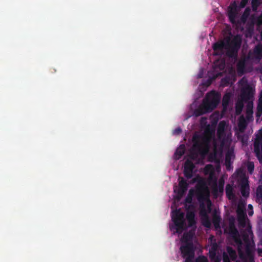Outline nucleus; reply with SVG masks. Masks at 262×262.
Returning <instances> with one entry per match:
<instances>
[{"label":"nucleus","mask_w":262,"mask_h":262,"mask_svg":"<svg viewBox=\"0 0 262 262\" xmlns=\"http://www.w3.org/2000/svg\"><path fill=\"white\" fill-rule=\"evenodd\" d=\"M242 42V37L239 35L234 36L231 40L228 37L225 40L218 41L213 43L212 46L214 52V55H221L223 53V49H225L226 50V55L228 57L236 59Z\"/></svg>","instance_id":"f257e3e1"},{"label":"nucleus","mask_w":262,"mask_h":262,"mask_svg":"<svg viewBox=\"0 0 262 262\" xmlns=\"http://www.w3.org/2000/svg\"><path fill=\"white\" fill-rule=\"evenodd\" d=\"M212 131L210 130L209 125L203 134L195 133L192 137L193 145L191 148L192 153L190 158L194 159L198 154L206 155L209 152L210 142L212 140Z\"/></svg>","instance_id":"f03ea898"},{"label":"nucleus","mask_w":262,"mask_h":262,"mask_svg":"<svg viewBox=\"0 0 262 262\" xmlns=\"http://www.w3.org/2000/svg\"><path fill=\"white\" fill-rule=\"evenodd\" d=\"M171 217L173 223V226L170 227L171 230L175 229L176 233L181 234L187 229V226L185 218V213L182 211L181 209L172 211Z\"/></svg>","instance_id":"7ed1b4c3"},{"label":"nucleus","mask_w":262,"mask_h":262,"mask_svg":"<svg viewBox=\"0 0 262 262\" xmlns=\"http://www.w3.org/2000/svg\"><path fill=\"white\" fill-rule=\"evenodd\" d=\"M185 262H192L195 255V248L193 243L183 244L180 248Z\"/></svg>","instance_id":"20e7f679"},{"label":"nucleus","mask_w":262,"mask_h":262,"mask_svg":"<svg viewBox=\"0 0 262 262\" xmlns=\"http://www.w3.org/2000/svg\"><path fill=\"white\" fill-rule=\"evenodd\" d=\"M219 102V98L214 95V92L212 91L207 94L202 103L208 112H209L216 107Z\"/></svg>","instance_id":"39448f33"},{"label":"nucleus","mask_w":262,"mask_h":262,"mask_svg":"<svg viewBox=\"0 0 262 262\" xmlns=\"http://www.w3.org/2000/svg\"><path fill=\"white\" fill-rule=\"evenodd\" d=\"M241 173L239 184L241 186V192L244 198H247L249 195V185L248 181V177L246 174L243 172L241 169L238 170V174Z\"/></svg>","instance_id":"423d86ee"},{"label":"nucleus","mask_w":262,"mask_h":262,"mask_svg":"<svg viewBox=\"0 0 262 262\" xmlns=\"http://www.w3.org/2000/svg\"><path fill=\"white\" fill-rule=\"evenodd\" d=\"M254 94V90L249 84L243 87L241 90V98L242 100L247 102L250 100L252 102Z\"/></svg>","instance_id":"0eeeda50"},{"label":"nucleus","mask_w":262,"mask_h":262,"mask_svg":"<svg viewBox=\"0 0 262 262\" xmlns=\"http://www.w3.org/2000/svg\"><path fill=\"white\" fill-rule=\"evenodd\" d=\"M229 234L233 239L234 242L239 246H241L243 244L242 241L240 237L238 230L236 228L234 221H230L228 229Z\"/></svg>","instance_id":"6e6552de"},{"label":"nucleus","mask_w":262,"mask_h":262,"mask_svg":"<svg viewBox=\"0 0 262 262\" xmlns=\"http://www.w3.org/2000/svg\"><path fill=\"white\" fill-rule=\"evenodd\" d=\"M194 167L195 166L191 160H187L185 162L183 172L187 179H189L192 177Z\"/></svg>","instance_id":"1a4fd4ad"},{"label":"nucleus","mask_w":262,"mask_h":262,"mask_svg":"<svg viewBox=\"0 0 262 262\" xmlns=\"http://www.w3.org/2000/svg\"><path fill=\"white\" fill-rule=\"evenodd\" d=\"M225 67V61L223 60H217L214 62L212 66L213 72H217L214 78L221 75V71L224 70Z\"/></svg>","instance_id":"9d476101"},{"label":"nucleus","mask_w":262,"mask_h":262,"mask_svg":"<svg viewBox=\"0 0 262 262\" xmlns=\"http://www.w3.org/2000/svg\"><path fill=\"white\" fill-rule=\"evenodd\" d=\"M179 188L178 189V193L179 195H183L187 191L188 187V184L186 180L184 178H181V180L179 183Z\"/></svg>","instance_id":"9b49d317"},{"label":"nucleus","mask_w":262,"mask_h":262,"mask_svg":"<svg viewBox=\"0 0 262 262\" xmlns=\"http://www.w3.org/2000/svg\"><path fill=\"white\" fill-rule=\"evenodd\" d=\"M225 181L223 178H221L217 184L216 183V192H214L213 189H212V192L215 198H217L220 193H223L224 192V187Z\"/></svg>","instance_id":"f8f14e48"},{"label":"nucleus","mask_w":262,"mask_h":262,"mask_svg":"<svg viewBox=\"0 0 262 262\" xmlns=\"http://www.w3.org/2000/svg\"><path fill=\"white\" fill-rule=\"evenodd\" d=\"M186 217L188 221V227H192L195 226L196 221L195 220V213L193 211H187Z\"/></svg>","instance_id":"ddd939ff"},{"label":"nucleus","mask_w":262,"mask_h":262,"mask_svg":"<svg viewBox=\"0 0 262 262\" xmlns=\"http://www.w3.org/2000/svg\"><path fill=\"white\" fill-rule=\"evenodd\" d=\"M253 102H248L246 108V119L247 121H251L253 119Z\"/></svg>","instance_id":"4468645a"},{"label":"nucleus","mask_w":262,"mask_h":262,"mask_svg":"<svg viewBox=\"0 0 262 262\" xmlns=\"http://www.w3.org/2000/svg\"><path fill=\"white\" fill-rule=\"evenodd\" d=\"M208 180L209 184H212L211 189H213L214 192H216V186L217 183V178L215 176L214 172L212 171L211 173H209Z\"/></svg>","instance_id":"2eb2a0df"},{"label":"nucleus","mask_w":262,"mask_h":262,"mask_svg":"<svg viewBox=\"0 0 262 262\" xmlns=\"http://www.w3.org/2000/svg\"><path fill=\"white\" fill-rule=\"evenodd\" d=\"M254 58L257 60L262 59V45H256L253 50Z\"/></svg>","instance_id":"dca6fc26"},{"label":"nucleus","mask_w":262,"mask_h":262,"mask_svg":"<svg viewBox=\"0 0 262 262\" xmlns=\"http://www.w3.org/2000/svg\"><path fill=\"white\" fill-rule=\"evenodd\" d=\"M238 126L241 132H244L247 126V119L243 115L241 116L238 119Z\"/></svg>","instance_id":"f3484780"},{"label":"nucleus","mask_w":262,"mask_h":262,"mask_svg":"<svg viewBox=\"0 0 262 262\" xmlns=\"http://www.w3.org/2000/svg\"><path fill=\"white\" fill-rule=\"evenodd\" d=\"M237 71L238 74L243 75L245 72L246 60L245 59L240 60L237 63Z\"/></svg>","instance_id":"a211bd4d"},{"label":"nucleus","mask_w":262,"mask_h":262,"mask_svg":"<svg viewBox=\"0 0 262 262\" xmlns=\"http://www.w3.org/2000/svg\"><path fill=\"white\" fill-rule=\"evenodd\" d=\"M185 146L184 144L180 145L174 152V157L177 160L180 159L185 152Z\"/></svg>","instance_id":"6ab92c4d"},{"label":"nucleus","mask_w":262,"mask_h":262,"mask_svg":"<svg viewBox=\"0 0 262 262\" xmlns=\"http://www.w3.org/2000/svg\"><path fill=\"white\" fill-rule=\"evenodd\" d=\"M234 154L233 150H229L225 155V164L228 167L231 164V160L234 159Z\"/></svg>","instance_id":"aec40b11"},{"label":"nucleus","mask_w":262,"mask_h":262,"mask_svg":"<svg viewBox=\"0 0 262 262\" xmlns=\"http://www.w3.org/2000/svg\"><path fill=\"white\" fill-rule=\"evenodd\" d=\"M262 115V92L260 94L259 97L257 102L256 107V116L259 117Z\"/></svg>","instance_id":"412c9836"},{"label":"nucleus","mask_w":262,"mask_h":262,"mask_svg":"<svg viewBox=\"0 0 262 262\" xmlns=\"http://www.w3.org/2000/svg\"><path fill=\"white\" fill-rule=\"evenodd\" d=\"M206 113H208V111L202 103L198 108L194 110L193 114L195 117H199L206 114Z\"/></svg>","instance_id":"4be33fe9"},{"label":"nucleus","mask_w":262,"mask_h":262,"mask_svg":"<svg viewBox=\"0 0 262 262\" xmlns=\"http://www.w3.org/2000/svg\"><path fill=\"white\" fill-rule=\"evenodd\" d=\"M227 254L228 255L230 259L233 261H234L237 258V253L236 251L233 249L231 247L228 246L227 247Z\"/></svg>","instance_id":"5701e85b"},{"label":"nucleus","mask_w":262,"mask_h":262,"mask_svg":"<svg viewBox=\"0 0 262 262\" xmlns=\"http://www.w3.org/2000/svg\"><path fill=\"white\" fill-rule=\"evenodd\" d=\"M237 14V11H235V9L232 10H229L228 11V17L230 20V21L233 24H235L236 23V18Z\"/></svg>","instance_id":"b1692460"},{"label":"nucleus","mask_w":262,"mask_h":262,"mask_svg":"<svg viewBox=\"0 0 262 262\" xmlns=\"http://www.w3.org/2000/svg\"><path fill=\"white\" fill-rule=\"evenodd\" d=\"M221 217L219 215L214 214L212 216V223L215 229H217L220 228V223Z\"/></svg>","instance_id":"393cba45"},{"label":"nucleus","mask_w":262,"mask_h":262,"mask_svg":"<svg viewBox=\"0 0 262 262\" xmlns=\"http://www.w3.org/2000/svg\"><path fill=\"white\" fill-rule=\"evenodd\" d=\"M226 193L229 199H231L234 196L233 189L231 185L228 184L226 187Z\"/></svg>","instance_id":"a878e982"},{"label":"nucleus","mask_w":262,"mask_h":262,"mask_svg":"<svg viewBox=\"0 0 262 262\" xmlns=\"http://www.w3.org/2000/svg\"><path fill=\"white\" fill-rule=\"evenodd\" d=\"M256 199L262 208V186H258L256 192Z\"/></svg>","instance_id":"bb28decb"},{"label":"nucleus","mask_w":262,"mask_h":262,"mask_svg":"<svg viewBox=\"0 0 262 262\" xmlns=\"http://www.w3.org/2000/svg\"><path fill=\"white\" fill-rule=\"evenodd\" d=\"M243 101H238L235 104V111L237 115H239L243 109L244 103Z\"/></svg>","instance_id":"cd10ccee"},{"label":"nucleus","mask_w":262,"mask_h":262,"mask_svg":"<svg viewBox=\"0 0 262 262\" xmlns=\"http://www.w3.org/2000/svg\"><path fill=\"white\" fill-rule=\"evenodd\" d=\"M230 99L231 94L230 93H226L224 95L222 100V105L224 107L228 105Z\"/></svg>","instance_id":"c85d7f7f"},{"label":"nucleus","mask_w":262,"mask_h":262,"mask_svg":"<svg viewBox=\"0 0 262 262\" xmlns=\"http://www.w3.org/2000/svg\"><path fill=\"white\" fill-rule=\"evenodd\" d=\"M216 245L214 244L211 247V249L209 250V257L211 260H215L216 258Z\"/></svg>","instance_id":"c756f323"},{"label":"nucleus","mask_w":262,"mask_h":262,"mask_svg":"<svg viewBox=\"0 0 262 262\" xmlns=\"http://www.w3.org/2000/svg\"><path fill=\"white\" fill-rule=\"evenodd\" d=\"M192 235L190 233H184L182 237V242L183 244L188 243H192Z\"/></svg>","instance_id":"7c9ffc66"},{"label":"nucleus","mask_w":262,"mask_h":262,"mask_svg":"<svg viewBox=\"0 0 262 262\" xmlns=\"http://www.w3.org/2000/svg\"><path fill=\"white\" fill-rule=\"evenodd\" d=\"M226 122L224 121H221L219 125L217 130V134L220 135L223 133L225 130Z\"/></svg>","instance_id":"2f4dec72"},{"label":"nucleus","mask_w":262,"mask_h":262,"mask_svg":"<svg viewBox=\"0 0 262 262\" xmlns=\"http://www.w3.org/2000/svg\"><path fill=\"white\" fill-rule=\"evenodd\" d=\"M247 169L249 174H252L254 169V164L253 162L249 161L247 164Z\"/></svg>","instance_id":"473e14b6"},{"label":"nucleus","mask_w":262,"mask_h":262,"mask_svg":"<svg viewBox=\"0 0 262 262\" xmlns=\"http://www.w3.org/2000/svg\"><path fill=\"white\" fill-rule=\"evenodd\" d=\"M237 219L246 218L247 216L244 210L242 208H238L237 210Z\"/></svg>","instance_id":"72a5a7b5"},{"label":"nucleus","mask_w":262,"mask_h":262,"mask_svg":"<svg viewBox=\"0 0 262 262\" xmlns=\"http://www.w3.org/2000/svg\"><path fill=\"white\" fill-rule=\"evenodd\" d=\"M203 225L207 227V228H210L211 226V223L209 221L207 215L205 214V217L203 219Z\"/></svg>","instance_id":"f704fd0d"},{"label":"nucleus","mask_w":262,"mask_h":262,"mask_svg":"<svg viewBox=\"0 0 262 262\" xmlns=\"http://www.w3.org/2000/svg\"><path fill=\"white\" fill-rule=\"evenodd\" d=\"M261 1L260 0H252V7L253 10H256L260 5Z\"/></svg>","instance_id":"c9c22d12"},{"label":"nucleus","mask_w":262,"mask_h":262,"mask_svg":"<svg viewBox=\"0 0 262 262\" xmlns=\"http://www.w3.org/2000/svg\"><path fill=\"white\" fill-rule=\"evenodd\" d=\"M205 172V173H211V172H214V168L212 165L208 164L205 166L204 168Z\"/></svg>","instance_id":"e433bc0d"},{"label":"nucleus","mask_w":262,"mask_h":262,"mask_svg":"<svg viewBox=\"0 0 262 262\" xmlns=\"http://www.w3.org/2000/svg\"><path fill=\"white\" fill-rule=\"evenodd\" d=\"M195 262H208L207 257L205 256H200L195 260Z\"/></svg>","instance_id":"4c0bfd02"},{"label":"nucleus","mask_w":262,"mask_h":262,"mask_svg":"<svg viewBox=\"0 0 262 262\" xmlns=\"http://www.w3.org/2000/svg\"><path fill=\"white\" fill-rule=\"evenodd\" d=\"M246 218H242L237 219L239 226L241 227H245L246 226Z\"/></svg>","instance_id":"58836bf2"},{"label":"nucleus","mask_w":262,"mask_h":262,"mask_svg":"<svg viewBox=\"0 0 262 262\" xmlns=\"http://www.w3.org/2000/svg\"><path fill=\"white\" fill-rule=\"evenodd\" d=\"M256 24L258 26H262V13L256 18Z\"/></svg>","instance_id":"ea45409f"},{"label":"nucleus","mask_w":262,"mask_h":262,"mask_svg":"<svg viewBox=\"0 0 262 262\" xmlns=\"http://www.w3.org/2000/svg\"><path fill=\"white\" fill-rule=\"evenodd\" d=\"M223 262H231V259H230L228 255L226 252H224L223 254Z\"/></svg>","instance_id":"a19ab883"},{"label":"nucleus","mask_w":262,"mask_h":262,"mask_svg":"<svg viewBox=\"0 0 262 262\" xmlns=\"http://www.w3.org/2000/svg\"><path fill=\"white\" fill-rule=\"evenodd\" d=\"M234 9H235V11H237V5L235 2H234L233 4H231L229 7V10H232Z\"/></svg>","instance_id":"79ce46f5"},{"label":"nucleus","mask_w":262,"mask_h":262,"mask_svg":"<svg viewBox=\"0 0 262 262\" xmlns=\"http://www.w3.org/2000/svg\"><path fill=\"white\" fill-rule=\"evenodd\" d=\"M222 82L223 84L228 85L229 84V79L228 78H224L222 79Z\"/></svg>","instance_id":"37998d69"},{"label":"nucleus","mask_w":262,"mask_h":262,"mask_svg":"<svg viewBox=\"0 0 262 262\" xmlns=\"http://www.w3.org/2000/svg\"><path fill=\"white\" fill-rule=\"evenodd\" d=\"M181 132H182V129L180 127L176 128L173 131L174 134H177V135L180 134Z\"/></svg>","instance_id":"c03bdc74"},{"label":"nucleus","mask_w":262,"mask_h":262,"mask_svg":"<svg viewBox=\"0 0 262 262\" xmlns=\"http://www.w3.org/2000/svg\"><path fill=\"white\" fill-rule=\"evenodd\" d=\"M197 186L198 187L204 188L205 187V184L202 182H199L197 184Z\"/></svg>","instance_id":"a18cd8bd"},{"label":"nucleus","mask_w":262,"mask_h":262,"mask_svg":"<svg viewBox=\"0 0 262 262\" xmlns=\"http://www.w3.org/2000/svg\"><path fill=\"white\" fill-rule=\"evenodd\" d=\"M246 2L247 0H242L241 3V7H244L246 5Z\"/></svg>","instance_id":"49530a36"},{"label":"nucleus","mask_w":262,"mask_h":262,"mask_svg":"<svg viewBox=\"0 0 262 262\" xmlns=\"http://www.w3.org/2000/svg\"><path fill=\"white\" fill-rule=\"evenodd\" d=\"M246 2L247 0H242L241 3V7H244L246 5Z\"/></svg>","instance_id":"de8ad7c7"},{"label":"nucleus","mask_w":262,"mask_h":262,"mask_svg":"<svg viewBox=\"0 0 262 262\" xmlns=\"http://www.w3.org/2000/svg\"><path fill=\"white\" fill-rule=\"evenodd\" d=\"M191 198H188L187 197L186 199V202L187 203H190L191 202Z\"/></svg>","instance_id":"09e8293b"},{"label":"nucleus","mask_w":262,"mask_h":262,"mask_svg":"<svg viewBox=\"0 0 262 262\" xmlns=\"http://www.w3.org/2000/svg\"><path fill=\"white\" fill-rule=\"evenodd\" d=\"M211 80L210 79H208V81H207V85H209V84H211Z\"/></svg>","instance_id":"8fccbe9b"},{"label":"nucleus","mask_w":262,"mask_h":262,"mask_svg":"<svg viewBox=\"0 0 262 262\" xmlns=\"http://www.w3.org/2000/svg\"><path fill=\"white\" fill-rule=\"evenodd\" d=\"M253 214V211H249L248 212V214L250 216V215H252Z\"/></svg>","instance_id":"3c124183"},{"label":"nucleus","mask_w":262,"mask_h":262,"mask_svg":"<svg viewBox=\"0 0 262 262\" xmlns=\"http://www.w3.org/2000/svg\"><path fill=\"white\" fill-rule=\"evenodd\" d=\"M248 208H252V206L251 204H249V205H248Z\"/></svg>","instance_id":"603ef678"},{"label":"nucleus","mask_w":262,"mask_h":262,"mask_svg":"<svg viewBox=\"0 0 262 262\" xmlns=\"http://www.w3.org/2000/svg\"><path fill=\"white\" fill-rule=\"evenodd\" d=\"M196 181V179H193V182H195Z\"/></svg>","instance_id":"864d4df0"},{"label":"nucleus","mask_w":262,"mask_h":262,"mask_svg":"<svg viewBox=\"0 0 262 262\" xmlns=\"http://www.w3.org/2000/svg\"><path fill=\"white\" fill-rule=\"evenodd\" d=\"M260 36H261V39H262V31L261 32Z\"/></svg>","instance_id":"5fc2aeb1"}]
</instances>
